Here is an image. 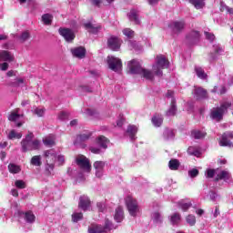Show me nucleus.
<instances>
[{"mask_svg":"<svg viewBox=\"0 0 233 233\" xmlns=\"http://www.w3.org/2000/svg\"><path fill=\"white\" fill-rule=\"evenodd\" d=\"M86 116H90L91 117H93L94 116H96V111L92 110V109H86L85 112Z\"/></svg>","mask_w":233,"mask_h":233,"instance_id":"e2e57ef3","label":"nucleus"},{"mask_svg":"<svg viewBox=\"0 0 233 233\" xmlns=\"http://www.w3.org/2000/svg\"><path fill=\"white\" fill-rule=\"evenodd\" d=\"M151 218L154 223H161V221H163V217H161V214H159V212H154Z\"/></svg>","mask_w":233,"mask_h":233,"instance_id":"09e8293b","label":"nucleus"},{"mask_svg":"<svg viewBox=\"0 0 233 233\" xmlns=\"http://www.w3.org/2000/svg\"><path fill=\"white\" fill-rule=\"evenodd\" d=\"M163 136H164V139H166L167 141H169V139H174V137H175L174 130L166 128L163 133Z\"/></svg>","mask_w":233,"mask_h":233,"instance_id":"ea45409f","label":"nucleus"},{"mask_svg":"<svg viewBox=\"0 0 233 233\" xmlns=\"http://www.w3.org/2000/svg\"><path fill=\"white\" fill-rule=\"evenodd\" d=\"M189 177L194 178V177H198V176H199V170L193 168L191 170H189L187 172Z\"/></svg>","mask_w":233,"mask_h":233,"instance_id":"6e6d98bb","label":"nucleus"},{"mask_svg":"<svg viewBox=\"0 0 233 233\" xmlns=\"http://www.w3.org/2000/svg\"><path fill=\"white\" fill-rule=\"evenodd\" d=\"M187 154L189 156H195L196 157H199V156H201V151H199V147H189L187 148Z\"/></svg>","mask_w":233,"mask_h":233,"instance_id":"72a5a7b5","label":"nucleus"},{"mask_svg":"<svg viewBox=\"0 0 233 233\" xmlns=\"http://www.w3.org/2000/svg\"><path fill=\"white\" fill-rule=\"evenodd\" d=\"M208 198L213 203H218V201L221 199V196H219V194L214 190L209 191Z\"/></svg>","mask_w":233,"mask_h":233,"instance_id":"f704fd0d","label":"nucleus"},{"mask_svg":"<svg viewBox=\"0 0 233 233\" xmlns=\"http://www.w3.org/2000/svg\"><path fill=\"white\" fill-rule=\"evenodd\" d=\"M71 53L73 54L74 57H77L78 59H83L85 56H86V49L83 46L76 47L71 49Z\"/></svg>","mask_w":233,"mask_h":233,"instance_id":"412c9836","label":"nucleus"},{"mask_svg":"<svg viewBox=\"0 0 233 233\" xmlns=\"http://www.w3.org/2000/svg\"><path fill=\"white\" fill-rule=\"evenodd\" d=\"M44 157L46 159V171L51 175L54 172L56 161L57 160V152L56 149L46 150L44 152Z\"/></svg>","mask_w":233,"mask_h":233,"instance_id":"39448f33","label":"nucleus"},{"mask_svg":"<svg viewBox=\"0 0 233 233\" xmlns=\"http://www.w3.org/2000/svg\"><path fill=\"white\" fill-rule=\"evenodd\" d=\"M107 65L108 68L112 70L113 72H121L123 68V62H121V59L114 56H107Z\"/></svg>","mask_w":233,"mask_h":233,"instance_id":"1a4fd4ad","label":"nucleus"},{"mask_svg":"<svg viewBox=\"0 0 233 233\" xmlns=\"http://www.w3.org/2000/svg\"><path fill=\"white\" fill-rule=\"evenodd\" d=\"M0 61L12 63V61H14V55L8 51H0Z\"/></svg>","mask_w":233,"mask_h":233,"instance_id":"5701e85b","label":"nucleus"},{"mask_svg":"<svg viewBox=\"0 0 233 233\" xmlns=\"http://www.w3.org/2000/svg\"><path fill=\"white\" fill-rule=\"evenodd\" d=\"M88 233H105L103 226L97 224H92L88 228Z\"/></svg>","mask_w":233,"mask_h":233,"instance_id":"c85d7f7f","label":"nucleus"},{"mask_svg":"<svg viewBox=\"0 0 233 233\" xmlns=\"http://www.w3.org/2000/svg\"><path fill=\"white\" fill-rule=\"evenodd\" d=\"M195 72L198 77H199V79H207V75L205 74V70H203L201 67L199 66L195 67Z\"/></svg>","mask_w":233,"mask_h":233,"instance_id":"a18cd8bd","label":"nucleus"},{"mask_svg":"<svg viewBox=\"0 0 233 233\" xmlns=\"http://www.w3.org/2000/svg\"><path fill=\"white\" fill-rule=\"evenodd\" d=\"M123 219H125V213L123 212V208L118 207L115 212V221H116V223H121Z\"/></svg>","mask_w":233,"mask_h":233,"instance_id":"bb28decb","label":"nucleus"},{"mask_svg":"<svg viewBox=\"0 0 233 233\" xmlns=\"http://www.w3.org/2000/svg\"><path fill=\"white\" fill-rule=\"evenodd\" d=\"M96 207H97L99 212H105V208H106L105 203L98 202L96 204Z\"/></svg>","mask_w":233,"mask_h":233,"instance_id":"680f3d73","label":"nucleus"},{"mask_svg":"<svg viewBox=\"0 0 233 233\" xmlns=\"http://www.w3.org/2000/svg\"><path fill=\"white\" fill-rule=\"evenodd\" d=\"M219 179H222L225 183H230L232 181V174L227 170H221L217 173L216 181H219Z\"/></svg>","mask_w":233,"mask_h":233,"instance_id":"dca6fc26","label":"nucleus"},{"mask_svg":"<svg viewBox=\"0 0 233 233\" xmlns=\"http://www.w3.org/2000/svg\"><path fill=\"white\" fill-rule=\"evenodd\" d=\"M25 85V80L23 78H16L15 82H11L9 86H13V88H17V86H23Z\"/></svg>","mask_w":233,"mask_h":233,"instance_id":"c03bdc74","label":"nucleus"},{"mask_svg":"<svg viewBox=\"0 0 233 233\" xmlns=\"http://www.w3.org/2000/svg\"><path fill=\"white\" fill-rule=\"evenodd\" d=\"M41 156H34L31 158V165L34 167H41Z\"/></svg>","mask_w":233,"mask_h":233,"instance_id":"de8ad7c7","label":"nucleus"},{"mask_svg":"<svg viewBox=\"0 0 233 233\" xmlns=\"http://www.w3.org/2000/svg\"><path fill=\"white\" fill-rule=\"evenodd\" d=\"M22 152H30L32 150H39L41 147V141L35 139L34 133L29 132L25 138L21 141Z\"/></svg>","mask_w":233,"mask_h":233,"instance_id":"f03ea898","label":"nucleus"},{"mask_svg":"<svg viewBox=\"0 0 233 233\" xmlns=\"http://www.w3.org/2000/svg\"><path fill=\"white\" fill-rule=\"evenodd\" d=\"M0 69L3 71H6L8 70V63L5 62L3 64L0 65Z\"/></svg>","mask_w":233,"mask_h":233,"instance_id":"69168bd1","label":"nucleus"},{"mask_svg":"<svg viewBox=\"0 0 233 233\" xmlns=\"http://www.w3.org/2000/svg\"><path fill=\"white\" fill-rule=\"evenodd\" d=\"M188 1L191 5H193V6H195L197 10H201V8L205 7V0H188Z\"/></svg>","mask_w":233,"mask_h":233,"instance_id":"473e14b6","label":"nucleus"},{"mask_svg":"<svg viewBox=\"0 0 233 233\" xmlns=\"http://www.w3.org/2000/svg\"><path fill=\"white\" fill-rule=\"evenodd\" d=\"M58 119H60V121H66V119H68V113L65 111L60 112Z\"/></svg>","mask_w":233,"mask_h":233,"instance_id":"13d9d810","label":"nucleus"},{"mask_svg":"<svg viewBox=\"0 0 233 233\" xmlns=\"http://www.w3.org/2000/svg\"><path fill=\"white\" fill-rule=\"evenodd\" d=\"M212 214H213L214 218H218V216H219V214H220L219 207L216 206L215 210L212 211Z\"/></svg>","mask_w":233,"mask_h":233,"instance_id":"0e129e2a","label":"nucleus"},{"mask_svg":"<svg viewBox=\"0 0 233 233\" xmlns=\"http://www.w3.org/2000/svg\"><path fill=\"white\" fill-rule=\"evenodd\" d=\"M81 219H83V213L79 212H75L72 215V221L74 223H77L78 221H81Z\"/></svg>","mask_w":233,"mask_h":233,"instance_id":"8fccbe9b","label":"nucleus"},{"mask_svg":"<svg viewBox=\"0 0 233 233\" xmlns=\"http://www.w3.org/2000/svg\"><path fill=\"white\" fill-rule=\"evenodd\" d=\"M55 137L54 135H50L48 137H46L43 139V143L44 145H46V147H54L56 145V140H55Z\"/></svg>","mask_w":233,"mask_h":233,"instance_id":"2f4dec72","label":"nucleus"},{"mask_svg":"<svg viewBox=\"0 0 233 233\" xmlns=\"http://www.w3.org/2000/svg\"><path fill=\"white\" fill-rule=\"evenodd\" d=\"M32 112L35 114V116H37V117H43L45 116V112H46V109H45V107H34Z\"/></svg>","mask_w":233,"mask_h":233,"instance_id":"58836bf2","label":"nucleus"},{"mask_svg":"<svg viewBox=\"0 0 233 233\" xmlns=\"http://www.w3.org/2000/svg\"><path fill=\"white\" fill-rule=\"evenodd\" d=\"M23 137V134L17 133L15 129L11 130L7 135V139H21Z\"/></svg>","mask_w":233,"mask_h":233,"instance_id":"e433bc0d","label":"nucleus"},{"mask_svg":"<svg viewBox=\"0 0 233 233\" xmlns=\"http://www.w3.org/2000/svg\"><path fill=\"white\" fill-rule=\"evenodd\" d=\"M23 115L19 114V109H15L8 116L9 121H17Z\"/></svg>","mask_w":233,"mask_h":233,"instance_id":"37998d69","label":"nucleus"},{"mask_svg":"<svg viewBox=\"0 0 233 233\" xmlns=\"http://www.w3.org/2000/svg\"><path fill=\"white\" fill-rule=\"evenodd\" d=\"M204 34H205L206 39H208V41H210V43H212V41L216 39V35H214V34L212 33L205 31Z\"/></svg>","mask_w":233,"mask_h":233,"instance_id":"4d7b16f0","label":"nucleus"},{"mask_svg":"<svg viewBox=\"0 0 233 233\" xmlns=\"http://www.w3.org/2000/svg\"><path fill=\"white\" fill-rule=\"evenodd\" d=\"M177 112V106H176V98H172L171 106L167 111V116L168 117H172V116H174Z\"/></svg>","mask_w":233,"mask_h":233,"instance_id":"cd10ccee","label":"nucleus"},{"mask_svg":"<svg viewBox=\"0 0 233 233\" xmlns=\"http://www.w3.org/2000/svg\"><path fill=\"white\" fill-rule=\"evenodd\" d=\"M59 34H60V35H62V37H64V39L67 43H72V41H74V39H76V35L74 34V31H72L71 29L60 28Z\"/></svg>","mask_w":233,"mask_h":233,"instance_id":"ddd939ff","label":"nucleus"},{"mask_svg":"<svg viewBox=\"0 0 233 233\" xmlns=\"http://www.w3.org/2000/svg\"><path fill=\"white\" fill-rule=\"evenodd\" d=\"M193 94H194V97L197 99H207V97H208L207 89L203 87L195 86Z\"/></svg>","mask_w":233,"mask_h":233,"instance_id":"f3484780","label":"nucleus"},{"mask_svg":"<svg viewBox=\"0 0 233 233\" xmlns=\"http://www.w3.org/2000/svg\"><path fill=\"white\" fill-rule=\"evenodd\" d=\"M116 228L112 221L107 218L105 221V226L103 227L104 233L110 232V230H114Z\"/></svg>","mask_w":233,"mask_h":233,"instance_id":"a19ab883","label":"nucleus"},{"mask_svg":"<svg viewBox=\"0 0 233 233\" xmlns=\"http://www.w3.org/2000/svg\"><path fill=\"white\" fill-rule=\"evenodd\" d=\"M123 34L124 35H126V37H128L129 39L134 37V31L130 28L124 29Z\"/></svg>","mask_w":233,"mask_h":233,"instance_id":"5fc2aeb1","label":"nucleus"},{"mask_svg":"<svg viewBox=\"0 0 233 233\" xmlns=\"http://www.w3.org/2000/svg\"><path fill=\"white\" fill-rule=\"evenodd\" d=\"M30 39V33L28 31H25L19 36V41L21 43H25V41H28Z\"/></svg>","mask_w":233,"mask_h":233,"instance_id":"3c124183","label":"nucleus"},{"mask_svg":"<svg viewBox=\"0 0 233 233\" xmlns=\"http://www.w3.org/2000/svg\"><path fill=\"white\" fill-rule=\"evenodd\" d=\"M94 168L96 170V177H103V172L105 170V162L104 161H96L94 163Z\"/></svg>","mask_w":233,"mask_h":233,"instance_id":"aec40b11","label":"nucleus"},{"mask_svg":"<svg viewBox=\"0 0 233 233\" xmlns=\"http://www.w3.org/2000/svg\"><path fill=\"white\" fill-rule=\"evenodd\" d=\"M207 136V132L204 130L194 129L191 131V137L194 139H203Z\"/></svg>","mask_w":233,"mask_h":233,"instance_id":"a878e982","label":"nucleus"},{"mask_svg":"<svg viewBox=\"0 0 233 233\" xmlns=\"http://www.w3.org/2000/svg\"><path fill=\"white\" fill-rule=\"evenodd\" d=\"M91 3L94 6H99V5L104 2L103 0H91Z\"/></svg>","mask_w":233,"mask_h":233,"instance_id":"774afa93","label":"nucleus"},{"mask_svg":"<svg viewBox=\"0 0 233 233\" xmlns=\"http://www.w3.org/2000/svg\"><path fill=\"white\" fill-rule=\"evenodd\" d=\"M56 161L58 165H65V156L57 155L56 153Z\"/></svg>","mask_w":233,"mask_h":233,"instance_id":"bf43d9fd","label":"nucleus"},{"mask_svg":"<svg viewBox=\"0 0 233 233\" xmlns=\"http://www.w3.org/2000/svg\"><path fill=\"white\" fill-rule=\"evenodd\" d=\"M84 26L87 32L90 34H98L99 31L101 30V25L94 24L92 22H86L84 24Z\"/></svg>","mask_w":233,"mask_h":233,"instance_id":"2eb2a0df","label":"nucleus"},{"mask_svg":"<svg viewBox=\"0 0 233 233\" xmlns=\"http://www.w3.org/2000/svg\"><path fill=\"white\" fill-rule=\"evenodd\" d=\"M168 167L170 170H177V168H179V160L171 159L168 163Z\"/></svg>","mask_w":233,"mask_h":233,"instance_id":"49530a36","label":"nucleus"},{"mask_svg":"<svg viewBox=\"0 0 233 233\" xmlns=\"http://www.w3.org/2000/svg\"><path fill=\"white\" fill-rule=\"evenodd\" d=\"M78 207L82 210H88L90 208V198L87 196L80 197Z\"/></svg>","mask_w":233,"mask_h":233,"instance_id":"4be33fe9","label":"nucleus"},{"mask_svg":"<svg viewBox=\"0 0 233 233\" xmlns=\"http://www.w3.org/2000/svg\"><path fill=\"white\" fill-rule=\"evenodd\" d=\"M228 138L233 139V131L225 132L219 140L220 147H228V148H233L232 141L228 140Z\"/></svg>","mask_w":233,"mask_h":233,"instance_id":"9b49d317","label":"nucleus"},{"mask_svg":"<svg viewBox=\"0 0 233 233\" xmlns=\"http://www.w3.org/2000/svg\"><path fill=\"white\" fill-rule=\"evenodd\" d=\"M90 137H92L91 132L77 135L76 138L74 142V145H76V146L82 145L83 143H85V141H88V139H90Z\"/></svg>","mask_w":233,"mask_h":233,"instance_id":"6ab92c4d","label":"nucleus"},{"mask_svg":"<svg viewBox=\"0 0 233 233\" xmlns=\"http://www.w3.org/2000/svg\"><path fill=\"white\" fill-rule=\"evenodd\" d=\"M15 187L19 189L26 188V183L23 180H15Z\"/></svg>","mask_w":233,"mask_h":233,"instance_id":"864d4df0","label":"nucleus"},{"mask_svg":"<svg viewBox=\"0 0 233 233\" xmlns=\"http://www.w3.org/2000/svg\"><path fill=\"white\" fill-rule=\"evenodd\" d=\"M178 207L181 208V210H183V212H187V210L192 207V203L181 200L178 202Z\"/></svg>","mask_w":233,"mask_h":233,"instance_id":"79ce46f5","label":"nucleus"},{"mask_svg":"<svg viewBox=\"0 0 233 233\" xmlns=\"http://www.w3.org/2000/svg\"><path fill=\"white\" fill-rule=\"evenodd\" d=\"M127 70L133 75L137 74L144 77V79H147V81H152L154 79V73L148 69H145L141 66L139 61L133 59L127 63Z\"/></svg>","mask_w":233,"mask_h":233,"instance_id":"f257e3e1","label":"nucleus"},{"mask_svg":"<svg viewBox=\"0 0 233 233\" xmlns=\"http://www.w3.org/2000/svg\"><path fill=\"white\" fill-rule=\"evenodd\" d=\"M186 221L190 227H194L196 225V216L194 215H188L186 218Z\"/></svg>","mask_w":233,"mask_h":233,"instance_id":"603ef678","label":"nucleus"},{"mask_svg":"<svg viewBox=\"0 0 233 233\" xmlns=\"http://www.w3.org/2000/svg\"><path fill=\"white\" fill-rule=\"evenodd\" d=\"M201 35H199V32L198 31H191L187 35V41H190V43H198L199 41V37Z\"/></svg>","mask_w":233,"mask_h":233,"instance_id":"393cba45","label":"nucleus"},{"mask_svg":"<svg viewBox=\"0 0 233 233\" xmlns=\"http://www.w3.org/2000/svg\"><path fill=\"white\" fill-rule=\"evenodd\" d=\"M168 60L163 55H159L157 56L156 63L153 65V72L155 76L161 77L163 76V69L168 68Z\"/></svg>","mask_w":233,"mask_h":233,"instance_id":"0eeeda50","label":"nucleus"},{"mask_svg":"<svg viewBox=\"0 0 233 233\" xmlns=\"http://www.w3.org/2000/svg\"><path fill=\"white\" fill-rule=\"evenodd\" d=\"M11 196H13L14 198H17L19 196V191H17L16 188L11 189Z\"/></svg>","mask_w":233,"mask_h":233,"instance_id":"338daca9","label":"nucleus"},{"mask_svg":"<svg viewBox=\"0 0 233 233\" xmlns=\"http://www.w3.org/2000/svg\"><path fill=\"white\" fill-rule=\"evenodd\" d=\"M110 141L105 136H99L96 139V145L89 147L92 154H103L108 148Z\"/></svg>","mask_w":233,"mask_h":233,"instance_id":"423d86ee","label":"nucleus"},{"mask_svg":"<svg viewBox=\"0 0 233 233\" xmlns=\"http://www.w3.org/2000/svg\"><path fill=\"white\" fill-rule=\"evenodd\" d=\"M126 205L127 207V210L130 216L133 218L137 217L138 214H141V209L139 208V204H137V200L132 197H127L126 198Z\"/></svg>","mask_w":233,"mask_h":233,"instance_id":"6e6552de","label":"nucleus"},{"mask_svg":"<svg viewBox=\"0 0 233 233\" xmlns=\"http://www.w3.org/2000/svg\"><path fill=\"white\" fill-rule=\"evenodd\" d=\"M151 121H152L154 127L158 128V127H161L163 125V116H161V115H155L152 117Z\"/></svg>","mask_w":233,"mask_h":233,"instance_id":"c756f323","label":"nucleus"},{"mask_svg":"<svg viewBox=\"0 0 233 233\" xmlns=\"http://www.w3.org/2000/svg\"><path fill=\"white\" fill-rule=\"evenodd\" d=\"M216 175V171L214 169H208L206 171V177L212 178Z\"/></svg>","mask_w":233,"mask_h":233,"instance_id":"052dcab7","label":"nucleus"},{"mask_svg":"<svg viewBox=\"0 0 233 233\" xmlns=\"http://www.w3.org/2000/svg\"><path fill=\"white\" fill-rule=\"evenodd\" d=\"M52 19H54V16L51 14H44L42 15V22L44 23V25H52Z\"/></svg>","mask_w":233,"mask_h":233,"instance_id":"4c0bfd02","label":"nucleus"},{"mask_svg":"<svg viewBox=\"0 0 233 233\" xmlns=\"http://www.w3.org/2000/svg\"><path fill=\"white\" fill-rule=\"evenodd\" d=\"M171 225H179L181 223V215L179 213H173L170 217Z\"/></svg>","mask_w":233,"mask_h":233,"instance_id":"7c9ffc66","label":"nucleus"},{"mask_svg":"<svg viewBox=\"0 0 233 233\" xmlns=\"http://www.w3.org/2000/svg\"><path fill=\"white\" fill-rule=\"evenodd\" d=\"M107 46L108 48H110V50H113L114 52H117V50L121 48V39L116 36H111L107 40Z\"/></svg>","mask_w":233,"mask_h":233,"instance_id":"4468645a","label":"nucleus"},{"mask_svg":"<svg viewBox=\"0 0 233 233\" xmlns=\"http://www.w3.org/2000/svg\"><path fill=\"white\" fill-rule=\"evenodd\" d=\"M127 17L129 21H132L135 25H141V20H139V10L131 9L127 14Z\"/></svg>","mask_w":233,"mask_h":233,"instance_id":"a211bd4d","label":"nucleus"},{"mask_svg":"<svg viewBox=\"0 0 233 233\" xmlns=\"http://www.w3.org/2000/svg\"><path fill=\"white\" fill-rule=\"evenodd\" d=\"M8 170L10 174H19L21 172V167L16 164L10 163L8 165Z\"/></svg>","mask_w":233,"mask_h":233,"instance_id":"c9c22d12","label":"nucleus"},{"mask_svg":"<svg viewBox=\"0 0 233 233\" xmlns=\"http://www.w3.org/2000/svg\"><path fill=\"white\" fill-rule=\"evenodd\" d=\"M232 106V103L228 101L222 102L220 104V106L218 107H213L210 111L209 116L213 121H217L219 123V121L223 120V116H225V113Z\"/></svg>","mask_w":233,"mask_h":233,"instance_id":"20e7f679","label":"nucleus"},{"mask_svg":"<svg viewBox=\"0 0 233 233\" xmlns=\"http://www.w3.org/2000/svg\"><path fill=\"white\" fill-rule=\"evenodd\" d=\"M127 134L131 141H136V134H137V127L128 126L127 129Z\"/></svg>","mask_w":233,"mask_h":233,"instance_id":"b1692460","label":"nucleus"},{"mask_svg":"<svg viewBox=\"0 0 233 233\" xmlns=\"http://www.w3.org/2000/svg\"><path fill=\"white\" fill-rule=\"evenodd\" d=\"M11 208H15L16 212L15 213V216L18 218V221H21V219H24L25 223H28V225H34L35 223V215L32 211H22L19 209V204L17 202H14L11 205Z\"/></svg>","mask_w":233,"mask_h":233,"instance_id":"7ed1b4c3","label":"nucleus"},{"mask_svg":"<svg viewBox=\"0 0 233 233\" xmlns=\"http://www.w3.org/2000/svg\"><path fill=\"white\" fill-rule=\"evenodd\" d=\"M185 28V21H173L168 24V30L172 34H179Z\"/></svg>","mask_w":233,"mask_h":233,"instance_id":"f8f14e48","label":"nucleus"},{"mask_svg":"<svg viewBox=\"0 0 233 233\" xmlns=\"http://www.w3.org/2000/svg\"><path fill=\"white\" fill-rule=\"evenodd\" d=\"M76 165L81 170H83V172H90V170H92L90 161L85 156H79L76 157Z\"/></svg>","mask_w":233,"mask_h":233,"instance_id":"9d476101","label":"nucleus"}]
</instances>
